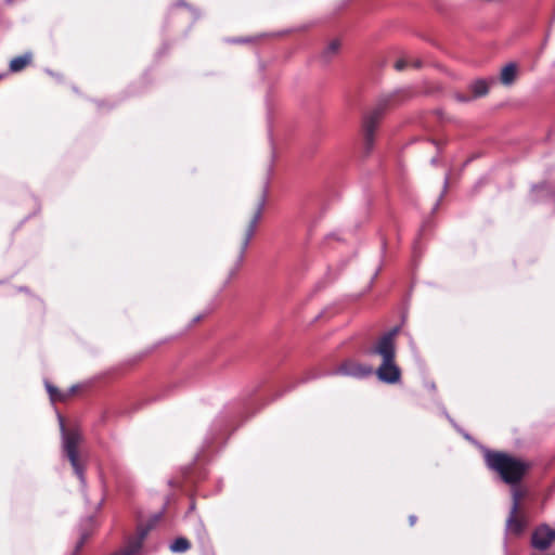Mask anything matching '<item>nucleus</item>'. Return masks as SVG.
Here are the masks:
<instances>
[{"label": "nucleus", "mask_w": 555, "mask_h": 555, "mask_svg": "<svg viewBox=\"0 0 555 555\" xmlns=\"http://www.w3.org/2000/svg\"><path fill=\"white\" fill-rule=\"evenodd\" d=\"M191 543L190 541L184 537H179L172 541V543L169 545V550L172 553H184L188 550H190Z\"/></svg>", "instance_id": "dca6fc26"}, {"label": "nucleus", "mask_w": 555, "mask_h": 555, "mask_svg": "<svg viewBox=\"0 0 555 555\" xmlns=\"http://www.w3.org/2000/svg\"><path fill=\"white\" fill-rule=\"evenodd\" d=\"M61 436H62V452L63 455L69 461L75 475L78 477L81 486V491H85L87 481L85 477V467L81 464L78 455V444L80 442V434L76 430H67L64 418L57 414Z\"/></svg>", "instance_id": "39448f33"}, {"label": "nucleus", "mask_w": 555, "mask_h": 555, "mask_svg": "<svg viewBox=\"0 0 555 555\" xmlns=\"http://www.w3.org/2000/svg\"><path fill=\"white\" fill-rule=\"evenodd\" d=\"M143 544L137 541L133 535L129 537L126 546L112 555H140Z\"/></svg>", "instance_id": "f8f14e48"}, {"label": "nucleus", "mask_w": 555, "mask_h": 555, "mask_svg": "<svg viewBox=\"0 0 555 555\" xmlns=\"http://www.w3.org/2000/svg\"><path fill=\"white\" fill-rule=\"evenodd\" d=\"M46 389L49 393L50 400L52 402L55 401H65L67 399V395L60 391L57 387L49 383L48 380L44 382Z\"/></svg>", "instance_id": "f3484780"}, {"label": "nucleus", "mask_w": 555, "mask_h": 555, "mask_svg": "<svg viewBox=\"0 0 555 555\" xmlns=\"http://www.w3.org/2000/svg\"><path fill=\"white\" fill-rule=\"evenodd\" d=\"M469 90L472 92V99H476L488 93L489 85L486 80L479 79L470 83Z\"/></svg>", "instance_id": "4468645a"}, {"label": "nucleus", "mask_w": 555, "mask_h": 555, "mask_svg": "<svg viewBox=\"0 0 555 555\" xmlns=\"http://www.w3.org/2000/svg\"><path fill=\"white\" fill-rule=\"evenodd\" d=\"M256 388L247 390L242 398L231 401L223 406V410L214 420L209 431L204 440L205 450L214 449L217 444H223L230 434L238 427V420H244L249 414L251 406L250 397Z\"/></svg>", "instance_id": "f257e3e1"}, {"label": "nucleus", "mask_w": 555, "mask_h": 555, "mask_svg": "<svg viewBox=\"0 0 555 555\" xmlns=\"http://www.w3.org/2000/svg\"><path fill=\"white\" fill-rule=\"evenodd\" d=\"M455 98L460 102H468V101L473 100L472 95L468 96V95H463V94H456Z\"/></svg>", "instance_id": "a878e982"}, {"label": "nucleus", "mask_w": 555, "mask_h": 555, "mask_svg": "<svg viewBox=\"0 0 555 555\" xmlns=\"http://www.w3.org/2000/svg\"><path fill=\"white\" fill-rule=\"evenodd\" d=\"M525 494H526L525 490H522L520 488H514L512 490V498H513L512 507H516V508L521 507L520 501L525 496Z\"/></svg>", "instance_id": "6ab92c4d"}, {"label": "nucleus", "mask_w": 555, "mask_h": 555, "mask_svg": "<svg viewBox=\"0 0 555 555\" xmlns=\"http://www.w3.org/2000/svg\"><path fill=\"white\" fill-rule=\"evenodd\" d=\"M89 537H90L89 532H87V531L81 532V534L79 537V540L77 541V543L75 545V550L72 553V555H78L79 554L80 550L83 547V545L88 541Z\"/></svg>", "instance_id": "412c9836"}, {"label": "nucleus", "mask_w": 555, "mask_h": 555, "mask_svg": "<svg viewBox=\"0 0 555 555\" xmlns=\"http://www.w3.org/2000/svg\"><path fill=\"white\" fill-rule=\"evenodd\" d=\"M33 52L26 51L22 55L15 56L10 61L9 69L11 73H20L33 61Z\"/></svg>", "instance_id": "9d476101"}, {"label": "nucleus", "mask_w": 555, "mask_h": 555, "mask_svg": "<svg viewBox=\"0 0 555 555\" xmlns=\"http://www.w3.org/2000/svg\"><path fill=\"white\" fill-rule=\"evenodd\" d=\"M150 532L151 529L145 524H139L137 527V533L133 538L144 545V541Z\"/></svg>", "instance_id": "a211bd4d"}, {"label": "nucleus", "mask_w": 555, "mask_h": 555, "mask_svg": "<svg viewBox=\"0 0 555 555\" xmlns=\"http://www.w3.org/2000/svg\"><path fill=\"white\" fill-rule=\"evenodd\" d=\"M488 466L496 472L506 483H517L529 469V464L504 452H488Z\"/></svg>", "instance_id": "7ed1b4c3"}, {"label": "nucleus", "mask_w": 555, "mask_h": 555, "mask_svg": "<svg viewBox=\"0 0 555 555\" xmlns=\"http://www.w3.org/2000/svg\"><path fill=\"white\" fill-rule=\"evenodd\" d=\"M274 157H275V154H274V151H272L271 163L268 168V176L271 175ZM269 179L270 178L267 177V179L264 181L263 189H262L261 195L257 202L255 212L251 216V218L245 229L244 237L241 243L240 251L236 257V260H235L233 267L229 270L228 276H230L232 279L236 276L237 272L240 271V269L244 262L246 250L248 249L250 241L256 233L258 222L260 221V219L262 217V212H263V209H264V206L267 203V197H268V192H269Z\"/></svg>", "instance_id": "f03ea898"}, {"label": "nucleus", "mask_w": 555, "mask_h": 555, "mask_svg": "<svg viewBox=\"0 0 555 555\" xmlns=\"http://www.w3.org/2000/svg\"><path fill=\"white\" fill-rule=\"evenodd\" d=\"M164 515V508L157 513H154L150 516L145 525L151 529V531L156 527L158 521L163 518Z\"/></svg>", "instance_id": "aec40b11"}, {"label": "nucleus", "mask_w": 555, "mask_h": 555, "mask_svg": "<svg viewBox=\"0 0 555 555\" xmlns=\"http://www.w3.org/2000/svg\"><path fill=\"white\" fill-rule=\"evenodd\" d=\"M231 280H232V278L227 276L225 281L222 284L221 289L225 288L230 284Z\"/></svg>", "instance_id": "cd10ccee"}, {"label": "nucleus", "mask_w": 555, "mask_h": 555, "mask_svg": "<svg viewBox=\"0 0 555 555\" xmlns=\"http://www.w3.org/2000/svg\"><path fill=\"white\" fill-rule=\"evenodd\" d=\"M408 66H410V61H408L406 59L398 60L395 64V67L397 70H402V69L406 68Z\"/></svg>", "instance_id": "5701e85b"}, {"label": "nucleus", "mask_w": 555, "mask_h": 555, "mask_svg": "<svg viewBox=\"0 0 555 555\" xmlns=\"http://www.w3.org/2000/svg\"><path fill=\"white\" fill-rule=\"evenodd\" d=\"M517 77V66L513 63L507 64L501 70V82L505 86L512 85Z\"/></svg>", "instance_id": "ddd939ff"}, {"label": "nucleus", "mask_w": 555, "mask_h": 555, "mask_svg": "<svg viewBox=\"0 0 555 555\" xmlns=\"http://www.w3.org/2000/svg\"><path fill=\"white\" fill-rule=\"evenodd\" d=\"M387 103V100L379 102L377 106L369 112L363 118L362 128L364 137V150L366 154L373 150L375 132L384 116Z\"/></svg>", "instance_id": "423d86ee"}, {"label": "nucleus", "mask_w": 555, "mask_h": 555, "mask_svg": "<svg viewBox=\"0 0 555 555\" xmlns=\"http://www.w3.org/2000/svg\"><path fill=\"white\" fill-rule=\"evenodd\" d=\"M526 526V517L521 507H512L506 520V530L511 534H519Z\"/></svg>", "instance_id": "6e6552de"}, {"label": "nucleus", "mask_w": 555, "mask_h": 555, "mask_svg": "<svg viewBox=\"0 0 555 555\" xmlns=\"http://www.w3.org/2000/svg\"><path fill=\"white\" fill-rule=\"evenodd\" d=\"M232 43H247L254 41L253 37H238V38H232L229 40Z\"/></svg>", "instance_id": "b1692460"}, {"label": "nucleus", "mask_w": 555, "mask_h": 555, "mask_svg": "<svg viewBox=\"0 0 555 555\" xmlns=\"http://www.w3.org/2000/svg\"><path fill=\"white\" fill-rule=\"evenodd\" d=\"M410 520H411V524H414V522H415V517H413V516H412V517L410 518Z\"/></svg>", "instance_id": "7c9ffc66"}, {"label": "nucleus", "mask_w": 555, "mask_h": 555, "mask_svg": "<svg viewBox=\"0 0 555 555\" xmlns=\"http://www.w3.org/2000/svg\"><path fill=\"white\" fill-rule=\"evenodd\" d=\"M397 330L383 336L374 348V352L383 358V362L376 371L377 377L388 384L400 380L401 371L395 363V336Z\"/></svg>", "instance_id": "20e7f679"}, {"label": "nucleus", "mask_w": 555, "mask_h": 555, "mask_svg": "<svg viewBox=\"0 0 555 555\" xmlns=\"http://www.w3.org/2000/svg\"><path fill=\"white\" fill-rule=\"evenodd\" d=\"M44 73L50 77L54 78L59 82L63 81V75L61 73L54 72L50 68H44Z\"/></svg>", "instance_id": "4be33fe9"}, {"label": "nucleus", "mask_w": 555, "mask_h": 555, "mask_svg": "<svg viewBox=\"0 0 555 555\" xmlns=\"http://www.w3.org/2000/svg\"><path fill=\"white\" fill-rule=\"evenodd\" d=\"M204 318V314H198L192 320V324L199 322Z\"/></svg>", "instance_id": "bb28decb"}, {"label": "nucleus", "mask_w": 555, "mask_h": 555, "mask_svg": "<svg viewBox=\"0 0 555 555\" xmlns=\"http://www.w3.org/2000/svg\"><path fill=\"white\" fill-rule=\"evenodd\" d=\"M80 388V385H73L70 386L66 392H64L65 395H67V398L73 396L74 393H76L78 391V389Z\"/></svg>", "instance_id": "393cba45"}, {"label": "nucleus", "mask_w": 555, "mask_h": 555, "mask_svg": "<svg viewBox=\"0 0 555 555\" xmlns=\"http://www.w3.org/2000/svg\"><path fill=\"white\" fill-rule=\"evenodd\" d=\"M340 48L341 40L339 38H332L327 40L320 52V63L323 65H328L334 60V57L338 55Z\"/></svg>", "instance_id": "1a4fd4ad"}, {"label": "nucleus", "mask_w": 555, "mask_h": 555, "mask_svg": "<svg viewBox=\"0 0 555 555\" xmlns=\"http://www.w3.org/2000/svg\"><path fill=\"white\" fill-rule=\"evenodd\" d=\"M17 291H18V292H23V293H27V294L29 293V288H28V287H26V286H20V287L17 288Z\"/></svg>", "instance_id": "c85d7f7f"}, {"label": "nucleus", "mask_w": 555, "mask_h": 555, "mask_svg": "<svg viewBox=\"0 0 555 555\" xmlns=\"http://www.w3.org/2000/svg\"><path fill=\"white\" fill-rule=\"evenodd\" d=\"M410 65L414 66V67H420L421 66V62L420 61H413V62H410Z\"/></svg>", "instance_id": "c756f323"}, {"label": "nucleus", "mask_w": 555, "mask_h": 555, "mask_svg": "<svg viewBox=\"0 0 555 555\" xmlns=\"http://www.w3.org/2000/svg\"><path fill=\"white\" fill-rule=\"evenodd\" d=\"M3 283H4V281L0 280V285L3 284Z\"/></svg>", "instance_id": "473e14b6"}, {"label": "nucleus", "mask_w": 555, "mask_h": 555, "mask_svg": "<svg viewBox=\"0 0 555 555\" xmlns=\"http://www.w3.org/2000/svg\"><path fill=\"white\" fill-rule=\"evenodd\" d=\"M179 8H184L189 11V13L191 14L192 16V23H195L199 17H201V12L191 7L190 4H188L185 1L183 0H179L177 1L170 9V14H175V11Z\"/></svg>", "instance_id": "2eb2a0df"}, {"label": "nucleus", "mask_w": 555, "mask_h": 555, "mask_svg": "<svg viewBox=\"0 0 555 555\" xmlns=\"http://www.w3.org/2000/svg\"><path fill=\"white\" fill-rule=\"evenodd\" d=\"M341 372L346 375L351 376H365L372 373L371 367H365L357 362L353 361H347L345 362L341 367Z\"/></svg>", "instance_id": "9b49d317"}, {"label": "nucleus", "mask_w": 555, "mask_h": 555, "mask_svg": "<svg viewBox=\"0 0 555 555\" xmlns=\"http://www.w3.org/2000/svg\"><path fill=\"white\" fill-rule=\"evenodd\" d=\"M4 1H5V3H8V4H11V3L13 2V0H4Z\"/></svg>", "instance_id": "2f4dec72"}, {"label": "nucleus", "mask_w": 555, "mask_h": 555, "mask_svg": "<svg viewBox=\"0 0 555 555\" xmlns=\"http://www.w3.org/2000/svg\"><path fill=\"white\" fill-rule=\"evenodd\" d=\"M555 540V531L543 525L538 527L532 533V545L533 547L544 551L550 547V545Z\"/></svg>", "instance_id": "0eeeda50"}]
</instances>
